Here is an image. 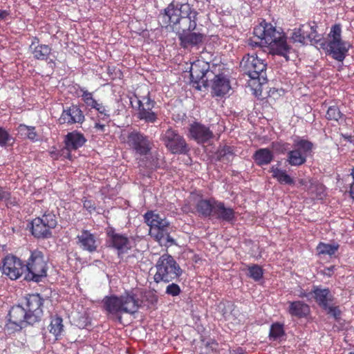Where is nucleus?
I'll return each mask as SVG.
<instances>
[{
  "label": "nucleus",
  "instance_id": "45",
  "mask_svg": "<svg viewBox=\"0 0 354 354\" xmlns=\"http://www.w3.org/2000/svg\"><path fill=\"white\" fill-rule=\"evenodd\" d=\"M317 26L315 22L310 24V35L308 42L310 44H319L322 43V35L317 31Z\"/></svg>",
  "mask_w": 354,
  "mask_h": 354
},
{
  "label": "nucleus",
  "instance_id": "2",
  "mask_svg": "<svg viewBox=\"0 0 354 354\" xmlns=\"http://www.w3.org/2000/svg\"><path fill=\"white\" fill-rule=\"evenodd\" d=\"M131 290L125 291L120 296H105L102 301L103 309L109 315L134 314L138 312V301Z\"/></svg>",
  "mask_w": 354,
  "mask_h": 354
},
{
  "label": "nucleus",
  "instance_id": "4",
  "mask_svg": "<svg viewBox=\"0 0 354 354\" xmlns=\"http://www.w3.org/2000/svg\"><path fill=\"white\" fill-rule=\"evenodd\" d=\"M156 273L153 279L156 283H169L178 279L183 274V270L174 258L168 253L161 255L156 264Z\"/></svg>",
  "mask_w": 354,
  "mask_h": 354
},
{
  "label": "nucleus",
  "instance_id": "55",
  "mask_svg": "<svg viewBox=\"0 0 354 354\" xmlns=\"http://www.w3.org/2000/svg\"><path fill=\"white\" fill-rule=\"evenodd\" d=\"M41 44L39 43V39L37 37H35L32 40L31 44L30 45V47H29L30 51L33 50L34 48H35L37 46V45H41Z\"/></svg>",
  "mask_w": 354,
  "mask_h": 354
},
{
  "label": "nucleus",
  "instance_id": "53",
  "mask_svg": "<svg viewBox=\"0 0 354 354\" xmlns=\"http://www.w3.org/2000/svg\"><path fill=\"white\" fill-rule=\"evenodd\" d=\"M10 198V192L7 191L5 188L0 187V202L8 201Z\"/></svg>",
  "mask_w": 354,
  "mask_h": 354
},
{
  "label": "nucleus",
  "instance_id": "52",
  "mask_svg": "<svg viewBox=\"0 0 354 354\" xmlns=\"http://www.w3.org/2000/svg\"><path fill=\"white\" fill-rule=\"evenodd\" d=\"M83 207L90 213L95 211L96 208L95 203L93 200L84 201Z\"/></svg>",
  "mask_w": 354,
  "mask_h": 354
},
{
  "label": "nucleus",
  "instance_id": "6",
  "mask_svg": "<svg viewBox=\"0 0 354 354\" xmlns=\"http://www.w3.org/2000/svg\"><path fill=\"white\" fill-rule=\"evenodd\" d=\"M267 64L256 55L244 56L241 62V68L244 73L247 74L252 80L257 81L261 86L267 82L266 75Z\"/></svg>",
  "mask_w": 354,
  "mask_h": 354
},
{
  "label": "nucleus",
  "instance_id": "40",
  "mask_svg": "<svg viewBox=\"0 0 354 354\" xmlns=\"http://www.w3.org/2000/svg\"><path fill=\"white\" fill-rule=\"evenodd\" d=\"M326 118L328 120H334L338 122L344 121L346 116L336 105L330 106L326 111Z\"/></svg>",
  "mask_w": 354,
  "mask_h": 354
},
{
  "label": "nucleus",
  "instance_id": "30",
  "mask_svg": "<svg viewBox=\"0 0 354 354\" xmlns=\"http://www.w3.org/2000/svg\"><path fill=\"white\" fill-rule=\"evenodd\" d=\"M287 312L292 317L299 319L306 318L310 313V308L308 304L303 301H289Z\"/></svg>",
  "mask_w": 354,
  "mask_h": 354
},
{
  "label": "nucleus",
  "instance_id": "5",
  "mask_svg": "<svg viewBox=\"0 0 354 354\" xmlns=\"http://www.w3.org/2000/svg\"><path fill=\"white\" fill-rule=\"evenodd\" d=\"M25 279L39 283L47 276L48 263L44 253L39 250L30 251V255L25 264Z\"/></svg>",
  "mask_w": 354,
  "mask_h": 354
},
{
  "label": "nucleus",
  "instance_id": "26",
  "mask_svg": "<svg viewBox=\"0 0 354 354\" xmlns=\"http://www.w3.org/2000/svg\"><path fill=\"white\" fill-rule=\"evenodd\" d=\"M212 218L221 222L232 223L236 220L235 211L230 207H226L222 201H217Z\"/></svg>",
  "mask_w": 354,
  "mask_h": 354
},
{
  "label": "nucleus",
  "instance_id": "17",
  "mask_svg": "<svg viewBox=\"0 0 354 354\" xmlns=\"http://www.w3.org/2000/svg\"><path fill=\"white\" fill-rule=\"evenodd\" d=\"M283 32L276 28L272 24L263 20L259 25L255 26L253 34L258 38L261 39V43H264L266 47L272 44L277 39H279Z\"/></svg>",
  "mask_w": 354,
  "mask_h": 354
},
{
  "label": "nucleus",
  "instance_id": "36",
  "mask_svg": "<svg viewBox=\"0 0 354 354\" xmlns=\"http://www.w3.org/2000/svg\"><path fill=\"white\" fill-rule=\"evenodd\" d=\"M77 91L82 93L79 97H81L86 109L88 111L93 110L100 102L93 97V93L89 92L86 88L81 86H79Z\"/></svg>",
  "mask_w": 354,
  "mask_h": 354
},
{
  "label": "nucleus",
  "instance_id": "28",
  "mask_svg": "<svg viewBox=\"0 0 354 354\" xmlns=\"http://www.w3.org/2000/svg\"><path fill=\"white\" fill-rule=\"evenodd\" d=\"M131 292L136 297L138 301V310L139 308L146 307L147 308L156 306L158 301V297L156 290H147L138 292V290H131Z\"/></svg>",
  "mask_w": 354,
  "mask_h": 354
},
{
  "label": "nucleus",
  "instance_id": "51",
  "mask_svg": "<svg viewBox=\"0 0 354 354\" xmlns=\"http://www.w3.org/2000/svg\"><path fill=\"white\" fill-rule=\"evenodd\" d=\"M299 29L304 37L306 43L308 44L309 40L310 29H311L310 24H303L299 27Z\"/></svg>",
  "mask_w": 354,
  "mask_h": 354
},
{
  "label": "nucleus",
  "instance_id": "61",
  "mask_svg": "<svg viewBox=\"0 0 354 354\" xmlns=\"http://www.w3.org/2000/svg\"><path fill=\"white\" fill-rule=\"evenodd\" d=\"M334 270H335V267L334 266H330V268H328L327 270H328V273H327V274L328 275H330L331 272H333Z\"/></svg>",
  "mask_w": 354,
  "mask_h": 354
},
{
  "label": "nucleus",
  "instance_id": "9",
  "mask_svg": "<svg viewBox=\"0 0 354 354\" xmlns=\"http://www.w3.org/2000/svg\"><path fill=\"white\" fill-rule=\"evenodd\" d=\"M130 103L133 104L134 100H136L138 104L137 118L147 124H154L158 119V115L153 111L156 102L151 99L149 92L147 95L138 96L134 94L129 98Z\"/></svg>",
  "mask_w": 354,
  "mask_h": 354
},
{
  "label": "nucleus",
  "instance_id": "42",
  "mask_svg": "<svg viewBox=\"0 0 354 354\" xmlns=\"http://www.w3.org/2000/svg\"><path fill=\"white\" fill-rule=\"evenodd\" d=\"M234 156L233 149L230 146H224L217 152L218 160L224 163L232 161Z\"/></svg>",
  "mask_w": 354,
  "mask_h": 354
},
{
  "label": "nucleus",
  "instance_id": "18",
  "mask_svg": "<svg viewBox=\"0 0 354 354\" xmlns=\"http://www.w3.org/2000/svg\"><path fill=\"white\" fill-rule=\"evenodd\" d=\"M183 4L172 1L163 10V12H160L159 18L162 26H171L174 29L177 28L183 15Z\"/></svg>",
  "mask_w": 354,
  "mask_h": 354
},
{
  "label": "nucleus",
  "instance_id": "38",
  "mask_svg": "<svg viewBox=\"0 0 354 354\" xmlns=\"http://www.w3.org/2000/svg\"><path fill=\"white\" fill-rule=\"evenodd\" d=\"M339 245L336 243H326L320 242L317 246V251L319 255H334L338 250Z\"/></svg>",
  "mask_w": 354,
  "mask_h": 354
},
{
  "label": "nucleus",
  "instance_id": "34",
  "mask_svg": "<svg viewBox=\"0 0 354 354\" xmlns=\"http://www.w3.org/2000/svg\"><path fill=\"white\" fill-rule=\"evenodd\" d=\"M269 171L272 173V176L281 185H292L295 184L294 179L284 169L272 165Z\"/></svg>",
  "mask_w": 354,
  "mask_h": 354
},
{
  "label": "nucleus",
  "instance_id": "63",
  "mask_svg": "<svg viewBox=\"0 0 354 354\" xmlns=\"http://www.w3.org/2000/svg\"><path fill=\"white\" fill-rule=\"evenodd\" d=\"M351 176H352L353 180L354 181V167L351 169Z\"/></svg>",
  "mask_w": 354,
  "mask_h": 354
},
{
  "label": "nucleus",
  "instance_id": "15",
  "mask_svg": "<svg viewBox=\"0 0 354 354\" xmlns=\"http://www.w3.org/2000/svg\"><path fill=\"white\" fill-rule=\"evenodd\" d=\"M87 139L84 135L77 130L68 132L64 138V147L61 149L60 154L64 158L72 160V151H77L82 147Z\"/></svg>",
  "mask_w": 354,
  "mask_h": 354
},
{
  "label": "nucleus",
  "instance_id": "3",
  "mask_svg": "<svg viewBox=\"0 0 354 354\" xmlns=\"http://www.w3.org/2000/svg\"><path fill=\"white\" fill-rule=\"evenodd\" d=\"M342 26L339 24H334L327 35V41H323L320 44L321 47L326 50L327 55L340 62L344 60L351 47L349 41L342 39Z\"/></svg>",
  "mask_w": 354,
  "mask_h": 354
},
{
  "label": "nucleus",
  "instance_id": "32",
  "mask_svg": "<svg viewBox=\"0 0 354 354\" xmlns=\"http://www.w3.org/2000/svg\"><path fill=\"white\" fill-rule=\"evenodd\" d=\"M274 157L273 152L268 148L259 149L252 156L254 162L259 167L269 165L273 160Z\"/></svg>",
  "mask_w": 354,
  "mask_h": 354
},
{
  "label": "nucleus",
  "instance_id": "44",
  "mask_svg": "<svg viewBox=\"0 0 354 354\" xmlns=\"http://www.w3.org/2000/svg\"><path fill=\"white\" fill-rule=\"evenodd\" d=\"M322 310L336 322H339L340 321L342 313L339 306L334 305L333 303L329 304L326 307L323 308Z\"/></svg>",
  "mask_w": 354,
  "mask_h": 354
},
{
  "label": "nucleus",
  "instance_id": "48",
  "mask_svg": "<svg viewBox=\"0 0 354 354\" xmlns=\"http://www.w3.org/2000/svg\"><path fill=\"white\" fill-rule=\"evenodd\" d=\"M181 292L180 287L175 283H171L166 287L165 293L171 297L178 296Z\"/></svg>",
  "mask_w": 354,
  "mask_h": 354
},
{
  "label": "nucleus",
  "instance_id": "8",
  "mask_svg": "<svg viewBox=\"0 0 354 354\" xmlns=\"http://www.w3.org/2000/svg\"><path fill=\"white\" fill-rule=\"evenodd\" d=\"M313 144L304 138L297 137L293 141V149L287 153L286 162L294 167L304 165L311 153Z\"/></svg>",
  "mask_w": 354,
  "mask_h": 354
},
{
  "label": "nucleus",
  "instance_id": "37",
  "mask_svg": "<svg viewBox=\"0 0 354 354\" xmlns=\"http://www.w3.org/2000/svg\"><path fill=\"white\" fill-rule=\"evenodd\" d=\"M51 52L52 48L46 44L37 45V46L30 51L35 59L42 61H48Z\"/></svg>",
  "mask_w": 354,
  "mask_h": 354
},
{
  "label": "nucleus",
  "instance_id": "24",
  "mask_svg": "<svg viewBox=\"0 0 354 354\" xmlns=\"http://www.w3.org/2000/svg\"><path fill=\"white\" fill-rule=\"evenodd\" d=\"M231 89L230 80L223 74L214 76L211 80V94L213 97H223Z\"/></svg>",
  "mask_w": 354,
  "mask_h": 354
},
{
  "label": "nucleus",
  "instance_id": "10",
  "mask_svg": "<svg viewBox=\"0 0 354 354\" xmlns=\"http://www.w3.org/2000/svg\"><path fill=\"white\" fill-rule=\"evenodd\" d=\"M161 140L167 149L172 154L185 155L190 151L183 136L171 127H169L162 133Z\"/></svg>",
  "mask_w": 354,
  "mask_h": 354
},
{
  "label": "nucleus",
  "instance_id": "1",
  "mask_svg": "<svg viewBox=\"0 0 354 354\" xmlns=\"http://www.w3.org/2000/svg\"><path fill=\"white\" fill-rule=\"evenodd\" d=\"M144 220L149 227V235L161 245L171 246L176 244L175 239L170 236L173 227L166 218L149 211L145 214Z\"/></svg>",
  "mask_w": 354,
  "mask_h": 354
},
{
  "label": "nucleus",
  "instance_id": "35",
  "mask_svg": "<svg viewBox=\"0 0 354 354\" xmlns=\"http://www.w3.org/2000/svg\"><path fill=\"white\" fill-rule=\"evenodd\" d=\"M17 131L24 139H28L32 142H36L40 140L39 135L36 131V128L33 126L20 124L18 126Z\"/></svg>",
  "mask_w": 354,
  "mask_h": 354
},
{
  "label": "nucleus",
  "instance_id": "41",
  "mask_svg": "<svg viewBox=\"0 0 354 354\" xmlns=\"http://www.w3.org/2000/svg\"><path fill=\"white\" fill-rule=\"evenodd\" d=\"M247 276L254 281H259L263 277V268L257 264H250L247 266Z\"/></svg>",
  "mask_w": 354,
  "mask_h": 354
},
{
  "label": "nucleus",
  "instance_id": "23",
  "mask_svg": "<svg viewBox=\"0 0 354 354\" xmlns=\"http://www.w3.org/2000/svg\"><path fill=\"white\" fill-rule=\"evenodd\" d=\"M312 299L322 309L329 304H333L335 297L328 288L314 285L311 290Z\"/></svg>",
  "mask_w": 354,
  "mask_h": 354
},
{
  "label": "nucleus",
  "instance_id": "22",
  "mask_svg": "<svg viewBox=\"0 0 354 354\" xmlns=\"http://www.w3.org/2000/svg\"><path fill=\"white\" fill-rule=\"evenodd\" d=\"M213 133L209 127L194 122L189 125V136L198 144L208 142L213 138Z\"/></svg>",
  "mask_w": 354,
  "mask_h": 354
},
{
  "label": "nucleus",
  "instance_id": "13",
  "mask_svg": "<svg viewBox=\"0 0 354 354\" xmlns=\"http://www.w3.org/2000/svg\"><path fill=\"white\" fill-rule=\"evenodd\" d=\"M30 322L35 324L41 319L44 299L39 294H31L26 296L21 301Z\"/></svg>",
  "mask_w": 354,
  "mask_h": 354
},
{
  "label": "nucleus",
  "instance_id": "43",
  "mask_svg": "<svg viewBox=\"0 0 354 354\" xmlns=\"http://www.w3.org/2000/svg\"><path fill=\"white\" fill-rule=\"evenodd\" d=\"M93 110L97 112L99 120H102L106 122L110 120V109L107 106L104 105L102 102H99Z\"/></svg>",
  "mask_w": 354,
  "mask_h": 354
},
{
  "label": "nucleus",
  "instance_id": "19",
  "mask_svg": "<svg viewBox=\"0 0 354 354\" xmlns=\"http://www.w3.org/2000/svg\"><path fill=\"white\" fill-rule=\"evenodd\" d=\"M209 65L205 62L198 61L192 64L190 68V77L194 86L201 91V87L207 86L208 80L206 77L209 73Z\"/></svg>",
  "mask_w": 354,
  "mask_h": 354
},
{
  "label": "nucleus",
  "instance_id": "56",
  "mask_svg": "<svg viewBox=\"0 0 354 354\" xmlns=\"http://www.w3.org/2000/svg\"><path fill=\"white\" fill-rule=\"evenodd\" d=\"M9 12L6 10H0V21L4 20L8 15Z\"/></svg>",
  "mask_w": 354,
  "mask_h": 354
},
{
  "label": "nucleus",
  "instance_id": "62",
  "mask_svg": "<svg viewBox=\"0 0 354 354\" xmlns=\"http://www.w3.org/2000/svg\"><path fill=\"white\" fill-rule=\"evenodd\" d=\"M286 144H281L280 142H272V147L277 148V146H284Z\"/></svg>",
  "mask_w": 354,
  "mask_h": 354
},
{
  "label": "nucleus",
  "instance_id": "16",
  "mask_svg": "<svg viewBox=\"0 0 354 354\" xmlns=\"http://www.w3.org/2000/svg\"><path fill=\"white\" fill-rule=\"evenodd\" d=\"M107 236L108 247L115 250L120 258H122L132 248V240L125 234L115 232L113 229L107 232Z\"/></svg>",
  "mask_w": 354,
  "mask_h": 354
},
{
  "label": "nucleus",
  "instance_id": "21",
  "mask_svg": "<svg viewBox=\"0 0 354 354\" xmlns=\"http://www.w3.org/2000/svg\"><path fill=\"white\" fill-rule=\"evenodd\" d=\"M85 120L83 111L77 104H71L70 106H63L62 114L59 118V124H82Z\"/></svg>",
  "mask_w": 354,
  "mask_h": 354
},
{
  "label": "nucleus",
  "instance_id": "59",
  "mask_svg": "<svg viewBox=\"0 0 354 354\" xmlns=\"http://www.w3.org/2000/svg\"><path fill=\"white\" fill-rule=\"evenodd\" d=\"M230 354H245V353H244V350L242 348L239 347L234 350H232L230 352Z\"/></svg>",
  "mask_w": 354,
  "mask_h": 354
},
{
  "label": "nucleus",
  "instance_id": "47",
  "mask_svg": "<svg viewBox=\"0 0 354 354\" xmlns=\"http://www.w3.org/2000/svg\"><path fill=\"white\" fill-rule=\"evenodd\" d=\"M310 192L315 193L318 199H322L325 196V187L320 183L313 184L310 187Z\"/></svg>",
  "mask_w": 354,
  "mask_h": 354
},
{
  "label": "nucleus",
  "instance_id": "14",
  "mask_svg": "<svg viewBox=\"0 0 354 354\" xmlns=\"http://www.w3.org/2000/svg\"><path fill=\"white\" fill-rule=\"evenodd\" d=\"M0 270L2 274L11 280L19 279L25 271V264L21 259L8 254L1 261Z\"/></svg>",
  "mask_w": 354,
  "mask_h": 354
},
{
  "label": "nucleus",
  "instance_id": "64",
  "mask_svg": "<svg viewBox=\"0 0 354 354\" xmlns=\"http://www.w3.org/2000/svg\"><path fill=\"white\" fill-rule=\"evenodd\" d=\"M348 354H354L353 352H350Z\"/></svg>",
  "mask_w": 354,
  "mask_h": 354
},
{
  "label": "nucleus",
  "instance_id": "11",
  "mask_svg": "<svg viewBox=\"0 0 354 354\" xmlns=\"http://www.w3.org/2000/svg\"><path fill=\"white\" fill-rule=\"evenodd\" d=\"M28 315L22 301L18 305L13 306L9 310L8 322L5 326V330L8 333H12L20 330L27 324L32 325Z\"/></svg>",
  "mask_w": 354,
  "mask_h": 354
},
{
  "label": "nucleus",
  "instance_id": "12",
  "mask_svg": "<svg viewBox=\"0 0 354 354\" xmlns=\"http://www.w3.org/2000/svg\"><path fill=\"white\" fill-rule=\"evenodd\" d=\"M126 142L136 155L141 156L148 155L151 149L149 137L140 131L134 130L129 132Z\"/></svg>",
  "mask_w": 354,
  "mask_h": 354
},
{
  "label": "nucleus",
  "instance_id": "39",
  "mask_svg": "<svg viewBox=\"0 0 354 354\" xmlns=\"http://www.w3.org/2000/svg\"><path fill=\"white\" fill-rule=\"evenodd\" d=\"M284 336H286V332L283 324L274 322L271 324L269 332V338L270 340L276 341Z\"/></svg>",
  "mask_w": 354,
  "mask_h": 354
},
{
  "label": "nucleus",
  "instance_id": "58",
  "mask_svg": "<svg viewBox=\"0 0 354 354\" xmlns=\"http://www.w3.org/2000/svg\"><path fill=\"white\" fill-rule=\"evenodd\" d=\"M349 194H350L351 198L354 201V181L353 180L350 185Z\"/></svg>",
  "mask_w": 354,
  "mask_h": 354
},
{
  "label": "nucleus",
  "instance_id": "20",
  "mask_svg": "<svg viewBox=\"0 0 354 354\" xmlns=\"http://www.w3.org/2000/svg\"><path fill=\"white\" fill-rule=\"evenodd\" d=\"M198 15V11L190 4L184 3L183 6V15L176 29L180 30V32L194 31L196 28Z\"/></svg>",
  "mask_w": 354,
  "mask_h": 354
},
{
  "label": "nucleus",
  "instance_id": "31",
  "mask_svg": "<svg viewBox=\"0 0 354 354\" xmlns=\"http://www.w3.org/2000/svg\"><path fill=\"white\" fill-rule=\"evenodd\" d=\"M204 37L203 33L192 31L179 32L178 34L180 45L184 48L198 46L203 42Z\"/></svg>",
  "mask_w": 354,
  "mask_h": 354
},
{
  "label": "nucleus",
  "instance_id": "27",
  "mask_svg": "<svg viewBox=\"0 0 354 354\" xmlns=\"http://www.w3.org/2000/svg\"><path fill=\"white\" fill-rule=\"evenodd\" d=\"M77 243L84 251L93 253L97 250V241L95 234L89 230H82L77 237Z\"/></svg>",
  "mask_w": 354,
  "mask_h": 354
},
{
  "label": "nucleus",
  "instance_id": "46",
  "mask_svg": "<svg viewBox=\"0 0 354 354\" xmlns=\"http://www.w3.org/2000/svg\"><path fill=\"white\" fill-rule=\"evenodd\" d=\"M15 140L9 132L3 127H0V147H4L12 145Z\"/></svg>",
  "mask_w": 354,
  "mask_h": 354
},
{
  "label": "nucleus",
  "instance_id": "25",
  "mask_svg": "<svg viewBox=\"0 0 354 354\" xmlns=\"http://www.w3.org/2000/svg\"><path fill=\"white\" fill-rule=\"evenodd\" d=\"M269 51L272 55H277L283 57L286 61L290 59L289 54L292 48L287 42V37L283 33L279 39H277L272 44L267 46Z\"/></svg>",
  "mask_w": 354,
  "mask_h": 354
},
{
  "label": "nucleus",
  "instance_id": "60",
  "mask_svg": "<svg viewBox=\"0 0 354 354\" xmlns=\"http://www.w3.org/2000/svg\"><path fill=\"white\" fill-rule=\"evenodd\" d=\"M48 64L50 66H54L55 64V61L53 59H50V56L48 57V61H46Z\"/></svg>",
  "mask_w": 354,
  "mask_h": 354
},
{
  "label": "nucleus",
  "instance_id": "57",
  "mask_svg": "<svg viewBox=\"0 0 354 354\" xmlns=\"http://www.w3.org/2000/svg\"><path fill=\"white\" fill-rule=\"evenodd\" d=\"M95 128L97 130L104 132L105 131V124H101L100 122H95Z\"/></svg>",
  "mask_w": 354,
  "mask_h": 354
},
{
  "label": "nucleus",
  "instance_id": "49",
  "mask_svg": "<svg viewBox=\"0 0 354 354\" xmlns=\"http://www.w3.org/2000/svg\"><path fill=\"white\" fill-rule=\"evenodd\" d=\"M292 39L295 42H298L301 44H306L304 37L302 35L301 32H300L299 28L294 29L292 35Z\"/></svg>",
  "mask_w": 354,
  "mask_h": 354
},
{
  "label": "nucleus",
  "instance_id": "29",
  "mask_svg": "<svg viewBox=\"0 0 354 354\" xmlns=\"http://www.w3.org/2000/svg\"><path fill=\"white\" fill-rule=\"evenodd\" d=\"M218 200L214 198H203L201 196L196 203L195 207L200 216L211 218L214 212L215 203Z\"/></svg>",
  "mask_w": 354,
  "mask_h": 354
},
{
  "label": "nucleus",
  "instance_id": "54",
  "mask_svg": "<svg viewBox=\"0 0 354 354\" xmlns=\"http://www.w3.org/2000/svg\"><path fill=\"white\" fill-rule=\"evenodd\" d=\"M298 297L300 298H306L308 300H310L312 299L311 291L306 292V290L301 289L298 294Z\"/></svg>",
  "mask_w": 354,
  "mask_h": 354
},
{
  "label": "nucleus",
  "instance_id": "50",
  "mask_svg": "<svg viewBox=\"0 0 354 354\" xmlns=\"http://www.w3.org/2000/svg\"><path fill=\"white\" fill-rule=\"evenodd\" d=\"M261 39H258L254 35L252 37L248 40V45L252 48L264 47L266 45L264 43H261Z\"/></svg>",
  "mask_w": 354,
  "mask_h": 354
},
{
  "label": "nucleus",
  "instance_id": "7",
  "mask_svg": "<svg viewBox=\"0 0 354 354\" xmlns=\"http://www.w3.org/2000/svg\"><path fill=\"white\" fill-rule=\"evenodd\" d=\"M57 225L56 215L47 211L41 217H37L31 221V233L37 239H49L53 236L52 230Z\"/></svg>",
  "mask_w": 354,
  "mask_h": 354
},
{
  "label": "nucleus",
  "instance_id": "33",
  "mask_svg": "<svg viewBox=\"0 0 354 354\" xmlns=\"http://www.w3.org/2000/svg\"><path fill=\"white\" fill-rule=\"evenodd\" d=\"M47 328L49 333L54 336L55 340L61 339L64 331L63 319L57 315L51 316L50 324Z\"/></svg>",
  "mask_w": 354,
  "mask_h": 354
}]
</instances>
